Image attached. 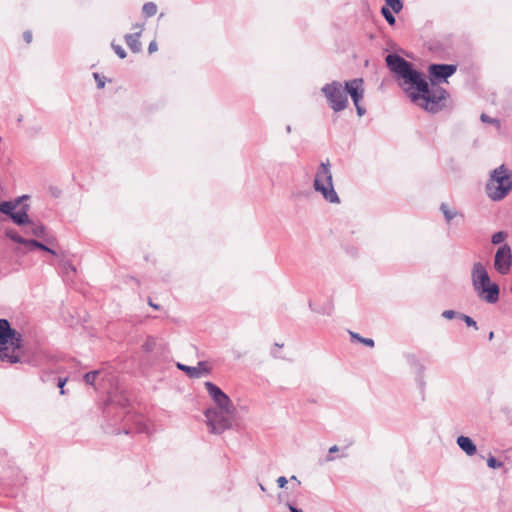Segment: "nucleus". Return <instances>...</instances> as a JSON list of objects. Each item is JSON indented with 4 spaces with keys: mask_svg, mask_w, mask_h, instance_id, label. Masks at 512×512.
I'll return each instance as SVG.
<instances>
[{
    "mask_svg": "<svg viewBox=\"0 0 512 512\" xmlns=\"http://www.w3.org/2000/svg\"><path fill=\"white\" fill-rule=\"evenodd\" d=\"M385 61L388 68L402 80V85H410L406 91L414 103L428 112L435 113L441 110L447 92L437 84V81H446L448 77L452 76L457 69L455 65H430L431 84L429 85L422 74L413 69L412 64L399 55L388 54Z\"/></svg>",
    "mask_w": 512,
    "mask_h": 512,
    "instance_id": "f257e3e1",
    "label": "nucleus"
},
{
    "mask_svg": "<svg viewBox=\"0 0 512 512\" xmlns=\"http://www.w3.org/2000/svg\"><path fill=\"white\" fill-rule=\"evenodd\" d=\"M205 388L215 403V407L205 411L207 424L212 433L220 434L231 427L235 407L228 395L214 383L205 382Z\"/></svg>",
    "mask_w": 512,
    "mask_h": 512,
    "instance_id": "f03ea898",
    "label": "nucleus"
},
{
    "mask_svg": "<svg viewBox=\"0 0 512 512\" xmlns=\"http://www.w3.org/2000/svg\"><path fill=\"white\" fill-rule=\"evenodd\" d=\"M22 334L12 329L6 319H0V361L15 364L22 361Z\"/></svg>",
    "mask_w": 512,
    "mask_h": 512,
    "instance_id": "7ed1b4c3",
    "label": "nucleus"
},
{
    "mask_svg": "<svg viewBox=\"0 0 512 512\" xmlns=\"http://www.w3.org/2000/svg\"><path fill=\"white\" fill-rule=\"evenodd\" d=\"M472 284L477 295L487 303H496L499 299V286L490 281L488 272L480 262L474 263L471 272Z\"/></svg>",
    "mask_w": 512,
    "mask_h": 512,
    "instance_id": "20e7f679",
    "label": "nucleus"
},
{
    "mask_svg": "<svg viewBox=\"0 0 512 512\" xmlns=\"http://www.w3.org/2000/svg\"><path fill=\"white\" fill-rule=\"evenodd\" d=\"M313 188L316 192L320 193L327 202L332 204L340 203V198L334 189L333 176L328 160L321 162L319 165L313 181Z\"/></svg>",
    "mask_w": 512,
    "mask_h": 512,
    "instance_id": "39448f33",
    "label": "nucleus"
},
{
    "mask_svg": "<svg viewBox=\"0 0 512 512\" xmlns=\"http://www.w3.org/2000/svg\"><path fill=\"white\" fill-rule=\"evenodd\" d=\"M512 188V181L504 165L496 168L486 184V192L490 199L499 201L503 199Z\"/></svg>",
    "mask_w": 512,
    "mask_h": 512,
    "instance_id": "423d86ee",
    "label": "nucleus"
},
{
    "mask_svg": "<svg viewBox=\"0 0 512 512\" xmlns=\"http://www.w3.org/2000/svg\"><path fill=\"white\" fill-rule=\"evenodd\" d=\"M321 91L333 111L340 112L347 107L348 98L345 84L343 85L341 82L333 81L324 85Z\"/></svg>",
    "mask_w": 512,
    "mask_h": 512,
    "instance_id": "0eeeda50",
    "label": "nucleus"
},
{
    "mask_svg": "<svg viewBox=\"0 0 512 512\" xmlns=\"http://www.w3.org/2000/svg\"><path fill=\"white\" fill-rule=\"evenodd\" d=\"M26 198H27V196H21V197H18L17 199L11 200V201L0 202V212L9 216L12 219V221L17 225H24V224L31 223L28 213H27V211H28L27 205H25L17 210L21 201Z\"/></svg>",
    "mask_w": 512,
    "mask_h": 512,
    "instance_id": "6e6552de",
    "label": "nucleus"
},
{
    "mask_svg": "<svg viewBox=\"0 0 512 512\" xmlns=\"http://www.w3.org/2000/svg\"><path fill=\"white\" fill-rule=\"evenodd\" d=\"M512 264L511 248L504 244L500 246L494 257V267L502 275L509 273Z\"/></svg>",
    "mask_w": 512,
    "mask_h": 512,
    "instance_id": "1a4fd4ad",
    "label": "nucleus"
},
{
    "mask_svg": "<svg viewBox=\"0 0 512 512\" xmlns=\"http://www.w3.org/2000/svg\"><path fill=\"white\" fill-rule=\"evenodd\" d=\"M346 95L350 94L354 105L364 96L363 79L356 78L345 82Z\"/></svg>",
    "mask_w": 512,
    "mask_h": 512,
    "instance_id": "9d476101",
    "label": "nucleus"
},
{
    "mask_svg": "<svg viewBox=\"0 0 512 512\" xmlns=\"http://www.w3.org/2000/svg\"><path fill=\"white\" fill-rule=\"evenodd\" d=\"M177 368L184 371L190 378H200L203 375L210 374L211 370L204 361L198 362L197 366H188L182 363H177Z\"/></svg>",
    "mask_w": 512,
    "mask_h": 512,
    "instance_id": "9b49d317",
    "label": "nucleus"
},
{
    "mask_svg": "<svg viewBox=\"0 0 512 512\" xmlns=\"http://www.w3.org/2000/svg\"><path fill=\"white\" fill-rule=\"evenodd\" d=\"M134 29H137L135 33L125 35V41L128 47L134 52L137 53L141 50L140 36L143 30V26L140 24H136Z\"/></svg>",
    "mask_w": 512,
    "mask_h": 512,
    "instance_id": "f8f14e48",
    "label": "nucleus"
},
{
    "mask_svg": "<svg viewBox=\"0 0 512 512\" xmlns=\"http://www.w3.org/2000/svg\"><path fill=\"white\" fill-rule=\"evenodd\" d=\"M456 442L468 456H473L477 451L476 445L469 437L459 436Z\"/></svg>",
    "mask_w": 512,
    "mask_h": 512,
    "instance_id": "ddd939ff",
    "label": "nucleus"
},
{
    "mask_svg": "<svg viewBox=\"0 0 512 512\" xmlns=\"http://www.w3.org/2000/svg\"><path fill=\"white\" fill-rule=\"evenodd\" d=\"M142 11L146 17H152L157 13V5L153 2H147L143 5Z\"/></svg>",
    "mask_w": 512,
    "mask_h": 512,
    "instance_id": "4468645a",
    "label": "nucleus"
},
{
    "mask_svg": "<svg viewBox=\"0 0 512 512\" xmlns=\"http://www.w3.org/2000/svg\"><path fill=\"white\" fill-rule=\"evenodd\" d=\"M387 8L391 9L395 13H399L403 7L401 0H385Z\"/></svg>",
    "mask_w": 512,
    "mask_h": 512,
    "instance_id": "2eb2a0df",
    "label": "nucleus"
},
{
    "mask_svg": "<svg viewBox=\"0 0 512 512\" xmlns=\"http://www.w3.org/2000/svg\"><path fill=\"white\" fill-rule=\"evenodd\" d=\"M156 346V339L154 337H147L144 343L142 344V349L145 352H151L154 350Z\"/></svg>",
    "mask_w": 512,
    "mask_h": 512,
    "instance_id": "dca6fc26",
    "label": "nucleus"
},
{
    "mask_svg": "<svg viewBox=\"0 0 512 512\" xmlns=\"http://www.w3.org/2000/svg\"><path fill=\"white\" fill-rule=\"evenodd\" d=\"M440 210L442 211V213L444 214L445 219L448 222L451 221L455 217V215H456V212L455 211H451L445 203L441 204Z\"/></svg>",
    "mask_w": 512,
    "mask_h": 512,
    "instance_id": "f3484780",
    "label": "nucleus"
},
{
    "mask_svg": "<svg viewBox=\"0 0 512 512\" xmlns=\"http://www.w3.org/2000/svg\"><path fill=\"white\" fill-rule=\"evenodd\" d=\"M99 371L98 370H95V371H90L88 373H86L84 375V380L85 382L88 384V385H91V386H94L95 384V380L97 378V376L99 375Z\"/></svg>",
    "mask_w": 512,
    "mask_h": 512,
    "instance_id": "a211bd4d",
    "label": "nucleus"
},
{
    "mask_svg": "<svg viewBox=\"0 0 512 512\" xmlns=\"http://www.w3.org/2000/svg\"><path fill=\"white\" fill-rule=\"evenodd\" d=\"M27 245L37 247V248H39L41 250H44V251H47V252H49L51 254H55L54 250L48 248L47 246H45L44 244H42V243H40V242H38L36 240H28L27 241Z\"/></svg>",
    "mask_w": 512,
    "mask_h": 512,
    "instance_id": "6ab92c4d",
    "label": "nucleus"
},
{
    "mask_svg": "<svg viewBox=\"0 0 512 512\" xmlns=\"http://www.w3.org/2000/svg\"><path fill=\"white\" fill-rule=\"evenodd\" d=\"M381 12L389 24L393 25L395 23V17L393 16L389 8L384 6L382 7Z\"/></svg>",
    "mask_w": 512,
    "mask_h": 512,
    "instance_id": "aec40b11",
    "label": "nucleus"
},
{
    "mask_svg": "<svg viewBox=\"0 0 512 512\" xmlns=\"http://www.w3.org/2000/svg\"><path fill=\"white\" fill-rule=\"evenodd\" d=\"M506 233L503 232V231H499L497 233H495L492 238H491V242L494 244V245H497V244H500L504 241V239L506 238Z\"/></svg>",
    "mask_w": 512,
    "mask_h": 512,
    "instance_id": "412c9836",
    "label": "nucleus"
},
{
    "mask_svg": "<svg viewBox=\"0 0 512 512\" xmlns=\"http://www.w3.org/2000/svg\"><path fill=\"white\" fill-rule=\"evenodd\" d=\"M8 236L10 239H12L16 243L27 245L28 240H25L20 235H18L16 232H8Z\"/></svg>",
    "mask_w": 512,
    "mask_h": 512,
    "instance_id": "4be33fe9",
    "label": "nucleus"
},
{
    "mask_svg": "<svg viewBox=\"0 0 512 512\" xmlns=\"http://www.w3.org/2000/svg\"><path fill=\"white\" fill-rule=\"evenodd\" d=\"M44 232H45V228H44L43 225H41V224H33L32 233L35 236H37V237L43 236Z\"/></svg>",
    "mask_w": 512,
    "mask_h": 512,
    "instance_id": "5701e85b",
    "label": "nucleus"
},
{
    "mask_svg": "<svg viewBox=\"0 0 512 512\" xmlns=\"http://www.w3.org/2000/svg\"><path fill=\"white\" fill-rule=\"evenodd\" d=\"M487 465L490 467V468H500L502 467L503 463L498 461L495 457L493 456H490L488 459H487Z\"/></svg>",
    "mask_w": 512,
    "mask_h": 512,
    "instance_id": "b1692460",
    "label": "nucleus"
},
{
    "mask_svg": "<svg viewBox=\"0 0 512 512\" xmlns=\"http://www.w3.org/2000/svg\"><path fill=\"white\" fill-rule=\"evenodd\" d=\"M460 318L470 327H473L474 329H478L477 323L470 317L464 314L460 315Z\"/></svg>",
    "mask_w": 512,
    "mask_h": 512,
    "instance_id": "393cba45",
    "label": "nucleus"
},
{
    "mask_svg": "<svg viewBox=\"0 0 512 512\" xmlns=\"http://www.w3.org/2000/svg\"><path fill=\"white\" fill-rule=\"evenodd\" d=\"M114 52L121 58V59H124L126 57V52L125 50L123 49L122 46L120 45H116L114 43L111 44Z\"/></svg>",
    "mask_w": 512,
    "mask_h": 512,
    "instance_id": "a878e982",
    "label": "nucleus"
},
{
    "mask_svg": "<svg viewBox=\"0 0 512 512\" xmlns=\"http://www.w3.org/2000/svg\"><path fill=\"white\" fill-rule=\"evenodd\" d=\"M481 120L484 123H495V124H497L499 126V121L498 120L492 119V118H490L488 115H486L484 113L481 115Z\"/></svg>",
    "mask_w": 512,
    "mask_h": 512,
    "instance_id": "bb28decb",
    "label": "nucleus"
},
{
    "mask_svg": "<svg viewBox=\"0 0 512 512\" xmlns=\"http://www.w3.org/2000/svg\"><path fill=\"white\" fill-rule=\"evenodd\" d=\"M442 316L446 319H453L456 316V312L453 310H445L442 313Z\"/></svg>",
    "mask_w": 512,
    "mask_h": 512,
    "instance_id": "cd10ccee",
    "label": "nucleus"
},
{
    "mask_svg": "<svg viewBox=\"0 0 512 512\" xmlns=\"http://www.w3.org/2000/svg\"><path fill=\"white\" fill-rule=\"evenodd\" d=\"M359 342L363 343L364 345L368 346V347H373L374 346V340L371 339V338H359Z\"/></svg>",
    "mask_w": 512,
    "mask_h": 512,
    "instance_id": "c85d7f7f",
    "label": "nucleus"
},
{
    "mask_svg": "<svg viewBox=\"0 0 512 512\" xmlns=\"http://www.w3.org/2000/svg\"><path fill=\"white\" fill-rule=\"evenodd\" d=\"M94 78L97 81L98 88H103L105 85V82L100 78L98 73H94Z\"/></svg>",
    "mask_w": 512,
    "mask_h": 512,
    "instance_id": "c756f323",
    "label": "nucleus"
},
{
    "mask_svg": "<svg viewBox=\"0 0 512 512\" xmlns=\"http://www.w3.org/2000/svg\"><path fill=\"white\" fill-rule=\"evenodd\" d=\"M277 484L280 488H283L285 487V485L287 484V479L284 477V476H280L278 479H277Z\"/></svg>",
    "mask_w": 512,
    "mask_h": 512,
    "instance_id": "7c9ffc66",
    "label": "nucleus"
},
{
    "mask_svg": "<svg viewBox=\"0 0 512 512\" xmlns=\"http://www.w3.org/2000/svg\"><path fill=\"white\" fill-rule=\"evenodd\" d=\"M157 49H158V47H157V43H156V41H152V42H150V44H149V46H148V51H149V53L156 52V51H157Z\"/></svg>",
    "mask_w": 512,
    "mask_h": 512,
    "instance_id": "2f4dec72",
    "label": "nucleus"
},
{
    "mask_svg": "<svg viewBox=\"0 0 512 512\" xmlns=\"http://www.w3.org/2000/svg\"><path fill=\"white\" fill-rule=\"evenodd\" d=\"M356 107V111H357V114L361 117L365 114V109L360 105V103H357V105H355Z\"/></svg>",
    "mask_w": 512,
    "mask_h": 512,
    "instance_id": "473e14b6",
    "label": "nucleus"
},
{
    "mask_svg": "<svg viewBox=\"0 0 512 512\" xmlns=\"http://www.w3.org/2000/svg\"><path fill=\"white\" fill-rule=\"evenodd\" d=\"M23 37L26 43H30L32 41V34L29 31L25 32Z\"/></svg>",
    "mask_w": 512,
    "mask_h": 512,
    "instance_id": "72a5a7b5",
    "label": "nucleus"
},
{
    "mask_svg": "<svg viewBox=\"0 0 512 512\" xmlns=\"http://www.w3.org/2000/svg\"><path fill=\"white\" fill-rule=\"evenodd\" d=\"M65 382H66V380L59 379L58 386H59V387H60V389H61V394H64L63 387H64V385H65Z\"/></svg>",
    "mask_w": 512,
    "mask_h": 512,
    "instance_id": "f704fd0d",
    "label": "nucleus"
},
{
    "mask_svg": "<svg viewBox=\"0 0 512 512\" xmlns=\"http://www.w3.org/2000/svg\"><path fill=\"white\" fill-rule=\"evenodd\" d=\"M288 507L291 512H303L301 509L296 508L292 504H288Z\"/></svg>",
    "mask_w": 512,
    "mask_h": 512,
    "instance_id": "c9c22d12",
    "label": "nucleus"
},
{
    "mask_svg": "<svg viewBox=\"0 0 512 512\" xmlns=\"http://www.w3.org/2000/svg\"><path fill=\"white\" fill-rule=\"evenodd\" d=\"M339 450L337 445H333L329 448V453H335Z\"/></svg>",
    "mask_w": 512,
    "mask_h": 512,
    "instance_id": "e433bc0d",
    "label": "nucleus"
},
{
    "mask_svg": "<svg viewBox=\"0 0 512 512\" xmlns=\"http://www.w3.org/2000/svg\"><path fill=\"white\" fill-rule=\"evenodd\" d=\"M350 334H351L352 339H356L357 341H359V338H362V337H361L359 334H357V333H353V332H351Z\"/></svg>",
    "mask_w": 512,
    "mask_h": 512,
    "instance_id": "4c0bfd02",
    "label": "nucleus"
},
{
    "mask_svg": "<svg viewBox=\"0 0 512 512\" xmlns=\"http://www.w3.org/2000/svg\"><path fill=\"white\" fill-rule=\"evenodd\" d=\"M333 460H334V457H333V456H328V457L326 458V461H327V462H331V461H333Z\"/></svg>",
    "mask_w": 512,
    "mask_h": 512,
    "instance_id": "58836bf2",
    "label": "nucleus"
},
{
    "mask_svg": "<svg viewBox=\"0 0 512 512\" xmlns=\"http://www.w3.org/2000/svg\"><path fill=\"white\" fill-rule=\"evenodd\" d=\"M493 337H494V333H493V332H490V333H489V339L491 340V339H493Z\"/></svg>",
    "mask_w": 512,
    "mask_h": 512,
    "instance_id": "ea45409f",
    "label": "nucleus"
},
{
    "mask_svg": "<svg viewBox=\"0 0 512 512\" xmlns=\"http://www.w3.org/2000/svg\"><path fill=\"white\" fill-rule=\"evenodd\" d=\"M149 304H150L152 307H154L155 309H157V308H158V306H157V305H155V303H151V302H150Z\"/></svg>",
    "mask_w": 512,
    "mask_h": 512,
    "instance_id": "a19ab883",
    "label": "nucleus"
},
{
    "mask_svg": "<svg viewBox=\"0 0 512 512\" xmlns=\"http://www.w3.org/2000/svg\"><path fill=\"white\" fill-rule=\"evenodd\" d=\"M260 489H261L262 491H265V488H264V486H263L262 484H260Z\"/></svg>",
    "mask_w": 512,
    "mask_h": 512,
    "instance_id": "79ce46f5",
    "label": "nucleus"
},
{
    "mask_svg": "<svg viewBox=\"0 0 512 512\" xmlns=\"http://www.w3.org/2000/svg\"><path fill=\"white\" fill-rule=\"evenodd\" d=\"M286 130H287V132H290L291 131V127L287 126Z\"/></svg>",
    "mask_w": 512,
    "mask_h": 512,
    "instance_id": "37998d69",
    "label": "nucleus"
},
{
    "mask_svg": "<svg viewBox=\"0 0 512 512\" xmlns=\"http://www.w3.org/2000/svg\"><path fill=\"white\" fill-rule=\"evenodd\" d=\"M291 479H292L293 481H296V476H292V477H291Z\"/></svg>",
    "mask_w": 512,
    "mask_h": 512,
    "instance_id": "c03bdc74",
    "label": "nucleus"
}]
</instances>
